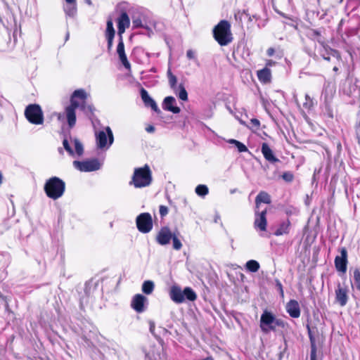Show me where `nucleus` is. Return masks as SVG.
<instances>
[{
  "label": "nucleus",
  "instance_id": "nucleus-18",
  "mask_svg": "<svg viewBox=\"0 0 360 360\" xmlns=\"http://www.w3.org/2000/svg\"><path fill=\"white\" fill-rule=\"evenodd\" d=\"M117 53L119 56V58H120V61L122 62V65L124 66V68L129 70L131 68V65H130V63L128 61L127 56L125 54L124 45V42L122 41V38H120V42L117 44Z\"/></svg>",
  "mask_w": 360,
  "mask_h": 360
},
{
  "label": "nucleus",
  "instance_id": "nucleus-22",
  "mask_svg": "<svg viewBox=\"0 0 360 360\" xmlns=\"http://www.w3.org/2000/svg\"><path fill=\"white\" fill-rule=\"evenodd\" d=\"M257 75L258 79L262 83L267 84L269 83L271 80V72L267 68H264L262 70H258Z\"/></svg>",
  "mask_w": 360,
  "mask_h": 360
},
{
  "label": "nucleus",
  "instance_id": "nucleus-34",
  "mask_svg": "<svg viewBox=\"0 0 360 360\" xmlns=\"http://www.w3.org/2000/svg\"><path fill=\"white\" fill-rule=\"evenodd\" d=\"M172 239L174 249L176 250H179L182 248V243L180 240L174 234Z\"/></svg>",
  "mask_w": 360,
  "mask_h": 360
},
{
  "label": "nucleus",
  "instance_id": "nucleus-50",
  "mask_svg": "<svg viewBox=\"0 0 360 360\" xmlns=\"http://www.w3.org/2000/svg\"><path fill=\"white\" fill-rule=\"evenodd\" d=\"M305 98H306V100H309L310 99V98H309V96L308 95H306Z\"/></svg>",
  "mask_w": 360,
  "mask_h": 360
},
{
  "label": "nucleus",
  "instance_id": "nucleus-35",
  "mask_svg": "<svg viewBox=\"0 0 360 360\" xmlns=\"http://www.w3.org/2000/svg\"><path fill=\"white\" fill-rule=\"evenodd\" d=\"M63 146L65 148V149L72 155H74V151L72 150L70 146V143L68 141V140L65 139L63 141Z\"/></svg>",
  "mask_w": 360,
  "mask_h": 360
},
{
  "label": "nucleus",
  "instance_id": "nucleus-10",
  "mask_svg": "<svg viewBox=\"0 0 360 360\" xmlns=\"http://www.w3.org/2000/svg\"><path fill=\"white\" fill-rule=\"evenodd\" d=\"M278 321L275 316L269 311H264L260 319V328L264 333H269L271 330H274Z\"/></svg>",
  "mask_w": 360,
  "mask_h": 360
},
{
  "label": "nucleus",
  "instance_id": "nucleus-8",
  "mask_svg": "<svg viewBox=\"0 0 360 360\" xmlns=\"http://www.w3.org/2000/svg\"><path fill=\"white\" fill-rule=\"evenodd\" d=\"M167 77L169 80V84L170 87L173 89L174 92L177 95V96L182 101H186L188 100V94L186 90L185 89L184 85L180 84L179 86L177 84V78L175 75H174L170 70L167 71Z\"/></svg>",
  "mask_w": 360,
  "mask_h": 360
},
{
  "label": "nucleus",
  "instance_id": "nucleus-46",
  "mask_svg": "<svg viewBox=\"0 0 360 360\" xmlns=\"http://www.w3.org/2000/svg\"><path fill=\"white\" fill-rule=\"evenodd\" d=\"M65 3H75L76 0H65Z\"/></svg>",
  "mask_w": 360,
  "mask_h": 360
},
{
  "label": "nucleus",
  "instance_id": "nucleus-48",
  "mask_svg": "<svg viewBox=\"0 0 360 360\" xmlns=\"http://www.w3.org/2000/svg\"><path fill=\"white\" fill-rule=\"evenodd\" d=\"M86 2L89 4V5H91V0H86Z\"/></svg>",
  "mask_w": 360,
  "mask_h": 360
},
{
  "label": "nucleus",
  "instance_id": "nucleus-15",
  "mask_svg": "<svg viewBox=\"0 0 360 360\" xmlns=\"http://www.w3.org/2000/svg\"><path fill=\"white\" fill-rule=\"evenodd\" d=\"M336 301L340 304V306H345L348 300L347 289L346 287L341 286L340 284L338 285L337 289L335 290Z\"/></svg>",
  "mask_w": 360,
  "mask_h": 360
},
{
  "label": "nucleus",
  "instance_id": "nucleus-37",
  "mask_svg": "<svg viewBox=\"0 0 360 360\" xmlns=\"http://www.w3.org/2000/svg\"><path fill=\"white\" fill-rule=\"evenodd\" d=\"M186 56L188 59H195V53L191 49L188 50L186 52Z\"/></svg>",
  "mask_w": 360,
  "mask_h": 360
},
{
  "label": "nucleus",
  "instance_id": "nucleus-30",
  "mask_svg": "<svg viewBox=\"0 0 360 360\" xmlns=\"http://www.w3.org/2000/svg\"><path fill=\"white\" fill-rule=\"evenodd\" d=\"M195 191L198 195L200 197H205L206 195L208 194L209 189L206 185L200 184L196 186Z\"/></svg>",
  "mask_w": 360,
  "mask_h": 360
},
{
  "label": "nucleus",
  "instance_id": "nucleus-47",
  "mask_svg": "<svg viewBox=\"0 0 360 360\" xmlns=\"http://www.w3.org/2000/svg\"><path fill=\"white\" fill-rule=\"evenodd\" d=\"M274 63L271 60H269L266 63L267 65H272Z\"/></svg>",
  "mask_w": 360,
  "mask_h": 360
},
{
  "label": "nucleus",
  "instance_id": "nucleus-26",
  "mask_svg": "<svg viewBox=\"0 0 360 360\" xmlns=\"http://www.w3.org/2000/svg\"><path fill=\"white\" fill-rule=\"evenodd\" d=\"M64 11L67 15L73 17L77 13V6L75 3H66L64 6Z\"/></svg>",
  "mask_w": 360,
  "mask_h": 360
},
{
  "label": "nucleus",
  "instance_id": "nucleus-2",
  "mask_svg": "<svg viewBox=\"0 0 360 360\" xmlns=\"http://www.w3.org/2000/svg\"><path fill=\"white\" fill-rule=\"evenodd\" d=\"M151 182V170L148 165H145L143 167H139L134 169L129 184L136 188H141L150 186Z\"/></svg>",
  "mask_w": 360,
  "mask_h": 360
},
{
  "label": "nucleus",
  "instance_id": "nucleus-44",
  "mask_svg": "<svg viewBox=\"0 0 360 360\" xmlns=\"http://www.w3.org/2000/svg\"><path fill=\"white\" fill-rule=\"evenodd\" d=\"M155 323L154 322H152L150 321V331L153 333H154V330H155Z\"/></svg>",
  "mask_w": 360,
  "mask_h": 360
},
{
  "label": "nucleus",
  "instance_id": "nucleus-16",
  "mask_svg": "<svg viewBox=\"0 0 360 360\" xmlns=\"http://www.w3.org/2000/svg\"><path fill=\"white\" fill-rule=\"evenodd\" d=\"M130 19L126 13H122L120 17L117 20L118 27V34L120 38H122V35L124 33L127 28L129 27Z\"/></svg>",
  "mask_w": 360,
  "mask_h": 360
},
{
  "label": "nucleus",
  "instance_id": "nucleus-31",
  "mask_svg": "<svg viewBox=\"0 0 360 360\" xmlns=\"http://www.w3.org/2000/svg\"><path fill=\"white\" fill-rule=\"evenodd\" d=\"M115 34V29L113 27V23L112 19H109L107 21V27L105 31L106 37H114Z\"/></svg>",
  "mask_w": 360,
  "mask_h": 360
},
{
  "label": "nucleus",
  "instance_id": "nucleus-51",
  "mask_svg": "<svg viewBox=\"0 0 360 360\" xmlns=\"http://www.w3.org/2000/svg\"><path fill=\"white\" fill-rule=\"evenodd\" d=\"M333 70H334L335 71H336V70H338V68H333Z\"/></svg>",
  "mask_w": 360,
  "mask_h": 360
},
{
  "label": "nucleus",
  "instance_id": "nucleus-19",
  "mask_svg": "<svg viewBox=\"0 0 360 360\" xmlns=\"http://www.w3.org/2000/svg\"><path fill=\"white\" fill-rule=\"evenodd\" d=\"M176 100L172 96H167L165 98L162 107L165 110L177 114L180 112V108L175 105Z\"/></svg>",
  "mask_w": 360,
  "mask_h": 360
},
{
  "label": "nucleus",
  "instance_id": "nucleus-4",
  "mask_svg": "<svg viewBox=\"0 0 360 360\" xmlns=\"http://www.w3.org/2000/svg\"><path fill=\"white\" fill-rule=\"evenodd\" d=\"M213 32L215 40L221 46L229 44L233 39L231 25L226 20L220 21L214 28Z\"/></svg>",
  "mask_w": 360,
  "mask_h": 360
},
{
  "label": "nucleus",
  "instance_id": "nucleus-7",
  "mask_svg": "<svg viewBox=\"0 0 360 360\" xmlns=\"http://www.w3.org/2000/svg\"><path fill=\"white\" fill-rule=\"evenodd\" d=\"M25 115L28 121L34 124H41L44 122L43 112L38 105H28L25 111Z\"/></svg>",
  "mask_w": 360,
  "mask_h": 360
},
{
  "label": "nucleus",
  "instance_id": "nucleus-9",
  "mask_svg": "<svg viewBox=\"0 0 360 360\" xmlns=\"http://www.w3.org/2000/svg\"><path fill=\"white\" fill-rule=\"evenodd\" d=\"M136 223L138 230L141 233H148L153 229L152 217L148 212L140 214L136 217Z\"/></svg>",
  "mask_w": 360,
  "mask_h": 360
},
{
  "label": "nucleus",
  "instance_id": "nucleus-5",
  "mask_svg": "<svg viewBox=\"0 0 360 360\" xmlns=\"http://www.w3.org/2000/svg\"><path fill=\"white\" fill-rule=\"evenodd\" d=\"M169 297L173 302L179 304L184 302L186 299L189 301H194L197 295L189 287L185 288L182 291L180 287L173 285L169 290Z\"/></svg>",
  "mask_w": 360,
  "mask_h": 360
},
{
  "label": "nucleus",
  "instance_id": "nucleus-41",
  "mask_svg": "<svg viewBox=\"0 0 360 360\" xmlns=\"http://www.w3.org/2000/svg\"><path fill=\"white\" fill-rule=\"evenodd\" d=\"M106 38L108 40V49H110L112 46V41H113L114 37H106Z\"/></svg>",
  "mask_w": 360,
  "mask_h": 360
},
{
  "label": "nucleus",
  "instance_id": "nucleus-20",
  "mask_svg": "<svg viewBox=\"0 0 360 360\" xmlns=\"http://www.w3.org/2000/svg\"><path fill=\"white\" fill-rule=\"evenodd\" d=\"M141 98L144 103V104L150 107L154 111L156 112H160V109L158 107L157 103L155 101L149 96L147 91L144 89H142L141 91Z\"/></svg>",
  "mask_w": 360,
  "mask_h": 360
},
{
  "label": "nucleus",
  "instance_id": "nucleus-25",
  "mask_svg": "<svg viewBox=\"0 0 360 360\" xmlns=\"http://www.w3.org/2000/svg\"><path fill=\"white\" fill-rule=\"evenodd\" d=\"M290 223L289 221L283 222L275 232L276 236H282L289 232Z\"/></svg>",
  "mask_w": 360,
  "mask_h": 360
},
{
  "label": "nucleus",
  "instance_id": "nucleus-33",
  "mask_svg": "<svg viewBox=\"0 0 360 360\" xmlns=\"http://www.w3.org/2000/svg\"><path fill=\"white\" fill-rule=\"evenodd\" d=\"M354 280L356 288L360 290V271L358 269L354 271Z\"/></svg>",
  "mask_w": 360,
  "mask_h": 360
},
{
  "label": "nucleus",
  "instance_id": "nucleus-40",
  "mask_svg": "<svg viewBox=\"0 0 360 360\" xmlns=\"http://www.w3.org/2000/svg\"><path fill=\"white\" fill-rule=\"evenodd\" d=\"M251 122L255 127L258 128L259 127L260 122L258 120L252 119Z\"/></svg>",
  "mask_w": 360,
  "mask_h": 360
},
{
  "label": "nucleus",
  "instance_id": "nucleus-24",
  "mask_svg": "<svg viewBox=\"0 0 360 360\" xmlns=\"http://www.w3.org/2000/svg\"><path fill=\"white\" fill-rule=\"evenodd\" d=\"M262 202L266 203V204H269L271 202V199H270L269 195L264 191H261L256 197L255 203H256L257 209L259 208V205Z\"/></svg>",
  "mask_w": 360,
  "mask_h": 360
},
{
  "label": "nucleus",
  "instance_id": "nucleus-17",
  "mask_svg": "<svg viewBox=\"0 0 360 360\" xmlns=\"http://www.w3.org/2000/svg\"><path fill=\"white\" fill-rule=\"evenodd\" d=\"M266 210L262 211L260 213L256 212V217L255 219V226L260 231H264L266 229Z\"/></svg>",
  "mask_w": 360,
  "mask_h": 360
},
{
  "label": "nucleus",
  "instance_id": "nucleus-42",
  "mask_svg": "<svg viewBox=\"0 0 360 360\" xmlns=\"http://www.w3.org/2000/svg\"><path fill=\"white\" fill-rule=\"evenodd\" d=\"M274 49L273 48H269L266 51V53L269 56H272L274 54Z\"/></svg>",
  "mask_w": 360,
  "mask_h": 360
},
{
  "label": "nucleus",
  "instance_id": "nucleus-27",
  "mask_svg": "<svg viewBox=\"0 0 360 360\" xmlns=\"http://www.w3.org/2000/svg\"><path fill=\"white\" fill-rule=\"evenodd\" d=\"M226 141L230 144L234 145L235 147L238 149V152L240 153L247 152L248 150L246 146L244 145L243 143L240 142L239 141L231 139H228Z\"/></svg>",
  "mask_w": 360,
  "mask_h": 360
},
{
  "label": "nucleus",
  "instance_id": "nucleus-43",
  "mask_svg": "<svg viewBox=\"0 0 360 360\" xmlns=\"http://www.w3.org/2000/svg\"><path fill=\"white\" fill-rule=\"evenodd\" d=\"M315 357H316V349L313 347L312 349H311V360H315Z\"/></svg>",
  "mask_w": 360,
  "mask_h": 360
},
{
  "label": "nucleus",
  "instance_id": "nucleus-39",
  "mask_svg": "<svg viewBox=\"0 0 360 360\" xmlns=\"http://www.w3.org/2000/svg\"><path fill=\"white\" fill-rule=\"evenodd\" d=\"M168 212V209L165 206H160V214L161 216H165Z\"/></svg>",
  "mask_w": 360,
  "mask_h": 360
},
{
  "label": "nucleus",
  "instance_id": "nucleus-11",
  "mask_svg": "<svg viewBox=\"0 0 360 360\" xmlns=\"http://www.w3.org/2000/svg\"><path fill=\"white\" fill-rule=\"evenodd\" d=\"M74 167L80 172H89L96 171L101 168L100 162L96 160L86 161H74Z\"/></svg>",
  "mask_w": 360,
  "mask_h": 360
},
{
  "label": "nucleus",
  "instance_id": "nucleus-29",
  "mask_svg": "<svg viewBox=\"0 0 360 360\" xmlns=\"http://www.w3.org/2000/svg\"><path fill=\"white\" fill-rule=\"evenodd\" d=\"M245 267L250 272H257L260 266L258 262L251 259L246 262Z\"/></svg>",
  "mask_w": 360,
  "mask_h": 360
},
{
  "label": "nucleus",
  "instance_id": "nucleus-14",
  "mask_svg": "<svg viewBox=\"0 0 360 360\" xmlns=\"http://www.w3.org/2000/svg\"><path fill=\"white\" fill-rule=\"evenodd\" d=\"M341 255L337 256L335 259V264L338 271L345 273L347 270V252L345 248H342Z\"/></svg>",
  "mask_w": 360,
  "mask_h": 360
},
{
  "label": "nucleus",
  "instance_id": "nucleus-28",
  "mask_svg": "<svg viewBox=\"0 0 360 360\" xmlns=\"http://www.w3.org/2000/svg\"><path fill=\"white\" fill-rule=\"evenodd\" d=\"M155 284L151 281H146L142 285V291L146 294L150 295L154 290Z\"/></svg>",
  "mask_w": 360,
  "mask_h": 360
},
{
  "label": "nucleus",
  "instance_id": "nucleus-6",
  "mask_svg": "<svg viewBox=\"0 0 360 360\" xmlns=\"http://www.w3.org/2000/svg\"><path fill=\"white\" fill-rule=\"evenodd\" d=\"M96 146L99 149L107 150L113 143L114 136L110 127H105L95 132Z\"/></svg>",
  "mask_w": 360,
  "mask_h": 360
},
{
  "label": "nucleus",
  "instance_id": "nucleus-12",
  "mask_svg": "<svg viewBox=\"0 0 360 360\" xmlns=\"http://www.w3.org/2000/svg\"><path fill=\"white\" fill-rule=\"evenodd\" d=\"M174 234L167 226L162 227L156 236V241L161 245H166L169 243Z\"/></svg>",
  "mask_w": 360,
  "mask_h": 360
},
{
  "label": "nucleus",
  "instance_id": "nucleus-1",
  "mask_svg": "<svg viewBox=\"0 0 360 360\" xmlns=\"http://www.w3.org/2000/svg\"><path fill=\"white\" fill-rule=\"evenodd\" d=\"M89 94L84 89L75 90L70 98V105L65 108L66 117L70 127L75 126L76 123V108L81 107L82 109L85 108V101L88 98Z\"/></svg>",
  "mask_w": 360,
  "mask_h": 360
},
{
  "label": "nucleus",
  "instance_id": "nucleus-21",
  "mask_svg": "<svg viewBox=\"0 0 360 360\" xmlns=\"http://www.w3.org/2000/svg\"><path fill=\"white\" fill-rule=\"evenodd\" d=\"M287 312L292 318H298L300 316V309L298 302L292 300L289 301L285 307Z\"/></svg>",
  "mask_w": 360,
  "mask_h": 360
},
{
  "label": "nucleus",
  "instance_id": "nucleus-3",
  "mask_svg": "<svg viewBox=\"0 0 360 360\" xmlns=\"http://www.w3.org/2000/svg\"><path fill=\"white\" fill-rule=\"evenodd\" d=\"M65 182L58 177L54 176L46 181L44 191L47 196L53 200L62 197L65 192Z\"/></svg>",
  "mask_w": 360,
  "mask_h": 360
},
{
  "label": "nucleus",
  "instance_id": "nucleus-36",
  "mask_svg": "<svg viewBox=\"0 0 360 360\" xmlns=\"http://www.w3.org/2000/svg\"><path fill=\"white\" fill-rule=\"evenodd\" d=\"M63 146L65 148V149L72 155H74V151L72 150L70 146V143L68 141V140L65 139L63 141Z\"/></svg>",
  "mask_w": 360,
  "mask_h": 360
},
{
  "label": "nucleus",
  "instance_id": "nucleus-38",
  "mask_svg": "<svg viewBox=\"0 0 360 360\" xmlns=\"http://www.w3.org/2000/svg\"><path fill=\"white\" fill-rule=\"evenodd\" d=\"M283 178L287 181H291L293 179V176L290 173H284L283 175Z\"/></svg>",
  "mask_w": 360,
  "mask_h": 360
},
{
  "label": "nucleus",
  "instance_id": "nucleus-49",
  "mask_svg": "<svg viewBox=\"0 0 360 360\" xmlns=\"http://www.w3.org/2000/svg\"><path fill=\"white\" fill-rule=\"evenodd\" d=\"M58 120H61L62 119V115L60 114H59L58 116Z\"/></svg>",
  "mask_w": 360,
  "mask_h": 360
},
{
  "label": "nucleus",
  "instance_id": "nucleus-13",
  "mask_svg": "<svg viewBox=\"0 0 360 360\" xmlns=\"http://www.w3.org/2000/svg\"><path fill=\"white\" fill-rule=\"evenodd\" d=\"M147 298L141 294L135 295L131 300V307L138 313H141L145 310V304Z\"/></svg>",
  "mask_w": 360,
  "mask_h": 360
},
{
  "label": "nucleus",
  "instance_id": "nucleus-23",
  "mask_svg": "<svg viewBox=\"0 0 360 360\" xmlns=\"http://www.w3.org/2000/svg\"><path fill=\"white\" fill-rule=\"evenodd\" d=\"M262 153L265 159L269 162H276L278 161V160L274 156L272 150L266 143H262Z\"/></svg>",
  "mask_w": 360,
  "mask_h": 360
},
{
  "label": "nucleus",
  "instance_id": "nucleus-45",
  "mask_svg": "<svg viewBox=\"0 0 360 360\" xmlns=\"http://www.w3.org/2000/svg\"><path fill=\"white\" fill-rule=\"evenodd\" d=\"M146 131H147L148 132L151 133V132H153V131H155V128H154V127H153V126H148V127L146 128Z\"/></svg>",
  "mask_w": 360,
  "mask_h": 360
},
{
  "label": "nucleus",
  "instance_id": "nucleus-32",
  "mask_svg": "<svg viewBox=\"0 0 360 360\" xmlns=\"http://www.w3.org/2000/svg\"><path fill=\"white\" fill-rule=\"evenodd\" d=\"M73 144H74V146H75V152H74V154H77L78 156H80L82 155L83 153V146L82 144L79 142V140L75 139L73 140Z\"/></svg>",
  "mask_w": 360,
  "mask_h": 360
}]
</instances>
